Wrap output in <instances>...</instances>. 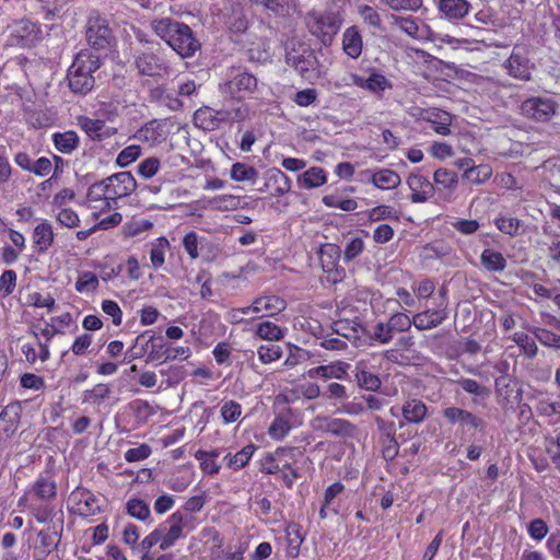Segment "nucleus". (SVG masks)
Instances as JSON below:
<instances>
[{"instance_id": "nucleus-1", "label": "nucleus", "mask_w": 560, "mask_h": 560, "mask_svg": "<svg viewBox=\"0 0 560 560\" xmlns=\"http://www.w3.org/2000/svg\"><path fill=\"white\" fill-rule=\"evenodd\" d=\"M101 67V58L92 50L79 51L68 69L67 79L70 90L75 94H88L95 85L93 73Z\"/></svg>"}, {"instance_id": "nucleus-2", "label": "nucleus", "mask_w": 560, "mask_h": 560, "mask_svg": "<svg viewBox=\"0 0 560 560\" xmlns=\"http://www.w3.org/2000/svg\"><path fill=\"white\" fill-rule=\"evenodd\" d=\"M310 33L324 45H329L342 25V18L334 11H311L305 15Z\"/></svg>"}, {"instance_id": "nucleus-3", "label": "nucleus", "mask_w": 560, "mask_h": 560, "mask_svg": "<svg viewBox=\"0 0 560 560\" xmlns=\"http://www.w3.org/2000/svg\"><path fill=\"white\" fill-rule=\"evenodd\" d=\"M85 39L92 49L105 54L109 52L116 45L109 21L98 13L89 16L85 24Z\"/></svg>"}, {"instance_id": "nucleus-4", "label": "nucleus", "mask_w": 560, "mask_h": 560, "mask_svg": "<svg viewBox=\"0 0 560 560\" xmlns=\"http://www.w3.org/2000/svg\"><path fill=\"white\" fill-rule=\"evenodd\" d=\"M256 88V77L241 68L229 69L226 80L219 85V90L225 98L238 101L253 93Z\"/></svg>"}, {"instance_id": "nucleus-5", "label": "nucleus", "mask_w": 560, "mask_h": 560, "mask_svg": "<svg viewBox=\"0 0 560 560\" xmlns=\"http://www.w3.org/2000/svg\"><path fill=\"white\" fill-rule=\"evenodd\" d=\"M285 62L294 68L302 78L311 80L317 77L318 60L314 50L305 44H292L287 48Z\"/></svg>"}, {"instance_id": "nucleus-6", "label": "nucleus", "mask_w": 560, "mask_h": 560, "mask_svg": "<svg viewBox=\"0 0 560 560\" xmlns=\"http://www.w3.org/2000/svg\"><path fill=\"white\" fill-rule=\"evenodd\" d=\"M557 102L547 96H532L521 104V114L537 122L549 121L557 113Z\"/></svg>"}, {"instance_id": "nucleus-7", "label": "nucleus", "mask_w": 560, "mask_h": 560, "mask_svg": "<svg viewBox=\"0 0 560 560\" xmlns=\"http://www.w3.org/2000/svg\"><path fill=\"white\" fill-rule=\"evenodd\" d=\"M133 65L141 75L163 77L171 71L168 62L161 55L152 51L136 52Z\"/></svg>"}, {"instance_id": "nucleus-8", "label": "nucleus", "mask_w": 560, "mask_h": 560, "mask_svg": "<svg viewBox=\"0 0 560 560\" xmlns=\"http://www.w3.org/2000/svg\"><path fill=\"white\" fill-rule=\"evenodd\" d=\"M503 67L508 74L514 79L528 81L532 78V65L524 46L515 45Z\"/></svg>"}, {"instance_id": "nucleus-9", "label": "nucleus", "mask_w": 560, "mask_h": 560, "mask_svg": "<svg viewBox=\"0 0 560 560\" xmlns=\"http://www.w3.org/2000/svg\"><path fill=\"white\" fill-rule=\"evenodd\" d=\"M340 247L336 244H324L318 250L319 262L324 272L328 273L329 281L337 283L345 277V269L339 267Z\"/></svg>"}, {"instance_id": "nucleus-10", "label": "nucleus", "mask_w": 560, "mask_h": 560, "mask_svg": "<svg viewBox=\"0 0 560 560\" xmlns=\"http://www.w3.org/2000/svg\"><path fill=\"white\" fill-rule=\"evenodd\" d=\"M312 428L315 431L330 433L338 438H352L357 427L346 419L317 416L312 420Z\"/></svg>"}, {"instance_id": "nucleus-11", "label": "nucleus", "mask_w": 560, "mask_h": 560, "mask_svg": "<svg viewBox=\"0 0 560 560\" xmlns=\"http://www.w3.org/2000/svg\"><path fill=\"white\" fill-rule=\"evenodd\" d=\"M185 518L182 512L176 511L170 515L166 521L158 525L162 528V542L160 544L161 550H167L175 545V542L184 537L183 529L185 527Z\"/></svg>"}, {"instance_id": "nucleus-12", "label": "nucleus", "mask_w": 560, "mask_h": 560, "mask_svg": "<svg viewBox=\"0 0 560 560\" xmlns=\"http://www.w3.org/2000/svg\"><path fill=\"white\" fill-rule=\"evenodd\" d=\"M167 45L182 58H190L200 48V44L194 36L191 28L184 23V30L171 35Z\"/></svg>"}, {"instance_id": "nucleus-13", "label": "nucleus", "mask_w": 560, "mask_h": 560, "mask_svg": "<svg viewBox=\"0 0 560 560\" xmlns=\"http://www.w3.org/2000/svg\"><path fill=\"white\" fill-rule=\"evenodd\" d=\"M74 504V512L83 517L93 516L101 512L96 495L90 490L77 487L69 497Z\"/></svg>"}, {"instance_id": "nucleus-14", "label": "nucleus", "mask_w": 560, "mask_h": 560, "mask_svg": "<svg viewBox=\"0 0 560 560\" xmlns=\"http://www.w3.org/2000/svg\"><path fill=\"white\" fill-rule=\"evenodd\" d=\"M350 80L354 86L368 90L378 97H382L386 90H390L393 88L392 82L384 74L374 69L368 78H363L357 73H351Z\"/></svg>"}, {"instance_id": "nucleus-15", "label": "nucleus", "mask_w": 560, "mask_h": 560, "mask_svg": "<svg viewBox=\"0 0 560 560\" xmlns=\"http://www.w3.org/2000/svg\"><path fill=\"white\" fill-rule=\"evenodd\" d=\"M112 200L127 197L137 188V182L130 172H119L107 177Z\"/></svg>"}, {"instance_id": "nucleus-16", "label": "nucleus", "mask_w": 560, "mask_h": 560, "mask_svg": "<svg viewBox=\"0 0 560 560\" xmlns=\"http://www.w3.org/2000/svg\"><path fill=\"white\" fill-rule=\"evenodd\" d=\"M407 185L412 191L410 200L415 203L428 201L435 191L434 185L419 173L410 174L407 178Z\"/></svg>"}, {"instance_id": "nucleus-17", "label": "nucleus", "mask_w": 560, "mask_h": 560, "mask_svg": "<svg viewBox=\"0 0 560 560\" xmlns=\"http://www.w3.org/2000/svg\"><path fill=\"white\" fill-rule=\"evenodd\" d=\"M447 318L446 304H441L438 308H428L417 313L412 317L413 326L419 330H428L440 326Z\"/></svg>"}, {"instance_id": "nucleus-18", "label": "nucleus", "mask_w": 560, "mask_h": 560, "mask_svg": "<svg viewBox=\"0 0 560 560\" xmlns=\"http://www.w3.org/2000/svg\"><path fill=\"white\" fill-rule=\"evenodd\" d=\"M21 407L10 404L0 412V442L9 440L18 430Z\"/></svg>"}, {"instance_id": "nucleus-19", "label": "nucleus", "mask_w": 560, "mask_h": 560, "mask_svg": "<svg viewBox=\"0 0 560 560\" xmlns=\"http://www.w3.org/2000/svg\"><path fill=\"white\" fill-rule=\"evenodd\" d=\"M422 120L429 122L438 135L448 136L451 133L450 126L453 121V115L448 112L430 108L422 114Z\"/></svg>"}, {"instance_id": "nucleus-20", "label": "nucleus", "mask_w": 560, "mask_h": 560, "mask_svg": "<svg viewBox=\"0 0 560 560\" xmlns=\"http://www.w3.org/2000/svg\"><path fill=\"white\" fill-rule=\"evenodd\" d=\"M302 454L295 447H278L273 454L268 453L261 460L260 471L266 475L279 472L280 465L284 457L294 458L295 453Z\"/></svg>"}, {"instance_id": "nucleus-21", "label": "nucleus", "mask_w": 560, "mask_h": 560, "mask_svg": "<svg viewBox=\"0 0 560 560\" xmlns=\"http://www.w3.org/2000/svg\"><path fill=\"white\" fill-rule=\"evenodd\" d=\"M443 415L451 424L458 423L460 427L468 429H478L482 425V420L479 417L458 407H448L444 409Z\"/></svg>"}, {"instance_id": "nucleus-22", "label": "nucleus", "mask_w": 560, "mask_h": 560, "mask_svg": "<svg viewBox=\"0 0 560 560\" xmlns=\"http://www.w3.org/2000/svg\"><path fill=\"white\" fill-rule=\"evenodd\" d=\"M285 307V301L277 295L260 296L254 301V313L260 316H275Z\"/></svg>"}, {"instance_id": "nucleus-23", "label": "nucleus", "mask_w": 560, "mask_h": 560, "mask_svg": "<svg viewBox=\"0 0 560 560\" xmlns=\"http://www.w3.org/2000/svg\"><path fill=\"white\" fill-rule=\"evenodd\" d=\"M354 376L361 388L375 392L381 387L380 377L370 370L368 362L363 360L357 362L354 366Z\"/></svg>"}, {"instance_id": "nucleus-24", "label": "nucleus", "mask_w": 560, "mask_h": 560, "mask_svg": "<svg viewBox=\"0 0 560 560\" xmlns=\"http://www.w3.org/2000/svg\"><path fill=\"white\" fill-rule=\"evenodd\" d=\"M439 11L450 20L465 18L470 9L467 0H434Z\"/></svg>"}, {"instance_id": "nucleus-25", "label": "nucleus", "mask_w": 560, "mask_h": 560, "mask_svg": "<svg viewBox=\"0 0 560 560\" xmlns=\"http://www.w3.org/2000/svg\"><path fill=\"white\" fill-rule=\"evenodd\" d=\"M363 42L358 26L353 25L343 32L342 49L352 59H357L362 54Z\"/></svg>"}, {"instance_id": "nucleus-26", "label": "nucleus", "mask_w": 560, "mask_h": 560, "mask_svg": "<svg viewBox=\"0 0 560 560\" xmlns=\"http://www.w3.org/2000/svg\"><path fill=\"white\" fill-rule=\"evenodd\" d=\"M32 238L37 253H46L52 245L55 238L51 224L48 221H43L37 224L33 231Z\"/></svg>"}, {"instance_id": "nucleus-27", "label": "nucleus", "mask_w": 560, "mask_h": 560, "mask_svg": "<svg viewBox=\"0 0 560 560\" xmlns=\"http://www.w3.org/2000/svg\"><path fill=\"white\" fill-rule=\"evenodd\" d=\"M150 27L158 37L167 44L172 34L184 30V23L171 18H160L152 20Z\"/></svg>"}, {"instance_id": "nucleus-28", "label": "nucleus", "mask_w": 560, "mask_h": 560, "mask_svg": "<svg viewBox=\"0 0 560 560\" xmlns=\"http://www.w3.org/2000/svg\"><path fill=\"white\" fill-rule=\"evenodd\" d=\"M155 340V336L151 330H147L139 335L132 346L127 350L125 360L131 362L136 359L148 355L152 341Z\"/></svg>"}, {"instance_id": "nucleus-29", "label": "nucleus", "mask_w": 560, "mask_h": 560, "mask_svg": "<svg viewBox=\"0 0 560 560\" xmlns=\"http://www.w3.org/2000/svg\"><path fill=\"white\" fill-rule=\"evenodd\" d=\"M39 546L36 547L35 560H44L60 541V534L50 528L42 529L38 533Z\"/></svg>"}, {"instance_id": "nucleus-30", "label": "nucleus", "mask_w": 560, "mask_h": 560, "mask_svg": "<svg viewBox=\"0 0 560 560\" xmlns=\"http://www.w3.org/2000/svg\"><path fill=\"white\" fill-rule=\"evenodd\" d=\"M30 492L38 500L51 501L57 495L56 481L48 476L39 475Z\"/></svg>"}, {"instance_id": "nucleus-31", "label": "nucleus", "mask_w": 560, "mask_h": 560, "mask_svg": "<svg viewBox=\"0 0 560 560\" xmlns=\"http://www.w3.org/2000/svg\"><path fill=\"white\" fill-rule=\"evenodd\" d=\"M331 330L346 341H355L360 337L362 327L357 319L342 318L332 323Z\"/></svg>"}, {"instance_id": "nucleus-32", "label": "nucleus", "mask_w": 560, "mask_h": 560, "mask_svg": "<svg viewBox=\"0 0 560 560\" xmlns=\"http://www.w3.org/2000/svg\"><path fill=\"white\" fill-rule=\"evenodd\" d=\"M265 176L266 187L272 186L275 196L280 197L290 191L291 179L281 170L272 167L266 172Z\"/></svg>"}, {"instance_id": "nucleus-33", "label": "nucleus", "mask_w": 560, "mask_h": 560, "mask_svg": "<svg viewBox=\"0 0 560 560\" xmlns=\"http://www.w3.org/2000/svg\"><path fill=\"white\" fill-rule=\"evenodd\" d=\"M205 201L208 208L217 211H233L243 208V198L230 194L214 196Z\"/></svg>"}, {"instance_id": "nucleus-34", "label": "nucleus", "mask_w": 560, "mask_h": 560, "mask_svg": "<svg viewBox=\"0 0 560 560\" xmlns=\"http://www.w3.org/2000/svg\"><path fill=\"white\" fill-rule=\"evenodd\" d=\"M55 148L62 154H71L80 144V138L73 130L65 132H55L52 135Z\"/></svg>"}, {"instance_id": "nucleus-35", "label": "nucleus", "mask_w": 560, "mask_h": 560, "mask_svg": "<svg viewBox=\"0 0 560 560\" xmlns=\"http://www.w3.org/2000/svg\"><path fill=\"white\" fill-rule=\"evenodd\" d=\"M257 446L253 443L245 445L241 451L236 454L232 455L228 453L224 456V460L226 462V466L232 470H240L244 468L250 458L253 457Z\"/></svg>"}, {"instance_id": "nucleus-36", "label": "nucleus", "mask_w": 560, "mask_h": 560, "mask_svg": "<svg viewBox=\"0 0 560 560\" xmlns=\"http://www.w3.org/2000/svg\"><path fill=\"white\" fill-rule=\"evenodd\" d=\"M481 266L490 272H501L506 268V259L497 250L486 248L480 255Z\"/></svg>"}, {"instance_id": "nucleus-37", "label": "nucleus", "mask_w": 560, "mask_h": 560, "mask_svg": "<svg viewBox=\"0 0 560 560\" xmlns=\"http://www.w3.org/2000/svg\"><path fill=\"white\" fill-rule=\"evenodd\" d=\"M401 411L408 423H420L427 416V406L421 400L411 399L404 405Z\"/></svg>"}, {"instance_id": "nucleus-38", "label": "nucleus", "mask_w": 560, "mask_h": 560, "mask_svg": "<svg viewBox=\"0 0 560 560\" xmlns=\"http://www.w3.org/2000/svg\"><path fill=\"white\" fill-rule=\"evenodd\" d=\"M400 182V176L388 168H382L372 175V183L380 189H394Z\"/></svg>"}, {"instance_id": "nucleus-39", "label": "nucleus", "mask_w": 560, "mask_h": 560, "mask_svg": "<svg viewBox=\"0 0 560 560\" xmlns=\"http://www.w3.org/2000/svg\"><path fill=\"white\" fill-rule=\"evenodd\" d=\"M215 109L203 106L197 109L194 114V122L195 125L207 131H212L218 129V120H215Z\"/></svg>"}, {"instance_id": "nucleus-40", "label": "nucleus", "mask_w": 560, "mask_h": 560, "mask_svg": "<svg viewBox=\"0 0 560 560\" xmlns=\"http://www.w3.org/2000/svg\"><path fill=\"white\" fill-rule=\"evenodd\" d=\"M230 176L235 182L255 183L258 178V171L252 165L236 162L231 166Z\"/></svg>"}, {"instance_id": "nucleus-41", "label": "nucleus", "mask_w": 560, "mask_h": 560, "mask_svg": "<svg viewBox=\"0 0 560 560\" xmlns=\"http://www.w3.org/2000/svg\"><path fill=\"white\" fill-rule=\"evenodd\" d=\"M170 247V242L166 237H158L151 244L150 260L154 269H159L164 265L165 253Z\"/></svg>"}, {"instance_id": "nucleus-42", "label": "nucleus", "mask_w": 560, "mask_h": 560, "mask_svg": "<svg viewBox=\"0 0 560 560\" xmlns=\"http://www.w3.org/2000/svg\"><path fill=\"white\" fill-rule=\"evenodd\" d=\"M434 184L439 188L447 189L448 191H454L458 184L457 174L447 168H438L433 174Z\"/></svg>"}, {"instance_id": "nucleus-43", "label": "nucleus", "mask_w": 560, "mask_h": 560, "mask_svg": "<svg viewBox=\"0 0 560 560\" xmlns=\"http://www.w3.org/2000/svg\"><path fill=\"white\" fill-rule=\"evenodd\" d=\"M219 456L218 451L206 452L198 450L195 453L196 459L200 463V469L208 475H217L220 471V465L215 463V458Z\"/></svg>"}, {"instance_id": "nucleus-44", "label": "nucleus", "mask_w": 560, "mask_h": 560, "mask_svg": "<svg viewBox=\"0 0 560 560\" xmlns=\"http://www.w3.org/2000/svg\"><path fill=\"white\" fill-rule=\"evenodd\" d=\"M287 553L290 557H298L300 553V547L304 540V537L301 534L300 526L298 524H290L288 525L287 529Z\"/></svg>"}, {"instance_id": "nucleus-45", "label": "nucleus", "mask_w": 560, "mask_h": 560, "mask_svg": "<svg viewBox=\"0 0 560 560\" xmlns=\"http://www.w3.org/2000/svg\"><path fill=\"white\" fill-rule=\"evenodd\" d=\"M110 393L112 389L107 384H96L92 389H86L83 392L82 402L100 405L109 397Z\"/></svg>"}, {"instance_id": "nucleus-46", "label": "nucleus", "mask_w": 560, "mask_h": 560, "mask_svg": "<svg viewBox=\"0 0 560 560\" xmlns=\"http://www.w3.org/2000/svg\"><path fill=\"white\" fill-rule=\"evenodd\" d=\"M326 173L322 167H311L300 178V183L304 188L312 189L319 187L326 183Z\"/></svg>"}, {"instance_id": "nucleus-47", "label": "nucleus", "mask_w": 560, "mask_h": 560, "mask_svg": "<svg viewBox=\"0 0 560 560\" xmlns=\"http://www.w3.org/2000/svg\"><path fill=\"white\" fill-rule=\"evenodd\" d=\"M127 513L139 521L145 522L151 518L149 505L141 499L132 498L126 503Z\"/></svg>"}, {"instance_id": "nucleus-48", "label": "nucleus", "mask_w": 560, "mask_h": 560, "mask_svg": "<svg viewBox=\"0 0 560 560\" xmlns=\"http://www.w3.org/2000/svg\"><path fill=\"white\" fill-rule=\"evenodd\" d=\"M256 335L264 340L278 341L284 337V331L275 323L266 320L257 325Z\"/></svg>"}, {"instance_id": "nucleus-49", "label": "nucleus", "mask_w": 560, "mask_h": 560, "mask_svg": "<svg viewBox=\"0 0 560 560\" xmlns=\"http://www.w3.org/2000/svg\"><path fill=\"white\" fill-rule=\"evenodd\" d=\"M78 125L92 140H101V131L105 127L104 120L81 116L78 118Z\"/></svg>"}, {"instance_id": "nucleus-50", "label": "nucleus", "mask_w": 560, "mask_h": 560, "mask_svg": "<svg viewBox=\"0 0 560 560\" xmlns=\"http://www.w3.org/2000/svg\"><path fill=\"white\" fill-rule=\"evenodd\" d=\"M276 15H288L293 8L292 0H250Z\"/></svg>"}, {"instance_id": "nucleus-51", "label": "nucleus", "mask_w": 560, "mask_h": 560, "mask_svg": "<svg viewBox=\"0 0 560 560\" xmlns=\"http://www.w3.org/2000/svg\"><path fill=\"white\" fill-rule=\"evenodd\" d=\"M492 175V168L489 165H475L471 168L465 170L463 178L471 184L480 185L487 182Z\"/></svg>"}, {"instance_id": "nucleus-52", "label": "nucleus", "mask_w": 560, "mask_h": 560, "mask_svg": "<svg viewBox=\"0 0 560 560\" xmlns=\"http://www.w3.org/2000/svg\"><path fill=\"white\" fill-rule=\"evenodd\" d=\"M171 361L170 347L164 342L152 341L150 351L145 358L147 363L161 364Z\"/></svg>"}, {"instance_id": "nucleus-53", "label": "nucleus", "mask_w": 560, "mask_h": 560, "mask_svg": "<svg viewBox=\"0 0 560 560\" xmlns=\"http://www.w3.org/2000/svg\"><path fill=\"white\" fill-rule=\"evenodd\" d=\"M512 340L520 347L526 358L534 359L537 355L538 347L528 335L515 332Z\"/></svg>"}, {"instance_id": "nucleus-54", "label": "nucleus", "mask_w": 560, "mask_h": 560, "mask_svg": "<svg viewBox=\"0 0 560 560\" xmlns=\"http://www.w3.org/2000/svg\"><path fill=\"white\" fill-rule=\"evenodd\" d=\"M350 369V364L342 361H337L335 363H330L327 365H322L323 378H337L345 380L348 375V370Z\"/></svg>"}, {"instance_id": "nucleus-55", "label": "nucleus", "mask_w": 560, "mask_h": 560, "mask_svg": "<svg viewBox=\"0 0 560 560\" xmlns=\"http://www.w3.org/2000/svg\"><path fill=\"white\" fill-rule=\"evenodd\" d=\"M224 423H233L242 415V406L235 400H223L220 409Z\"/></svg>"}, {"instance_id": "nucleus-56", "label": "nucleus", "mask_w": 560, "mask_h": 560, "mask_svg": "<svg viewBox=\"0 0 560 560\" xmlns=\"http://www.w3.org/2000/svg\"><path fill=\"white\" fill-rule=\"evenodd\" d=\"M257 354L261 363L269 364L282 357V349L278 345L266 343L257 349Z\"/></svg>"}, {"instance_id": "nucleus-57", "label": "nucleus", "mask_w": 560, "mask_h": 560, "mask_svg": "<svg viewBox=\"0 0 560 560\" xmlns=\"http://www.w3.org/2000/svg\"><path fill=\"white\" fill-rule=\"evenodd\" d=\"M109 189L107 178L95 182L89 187L86 198L90 201L109 200L112 199L109 196Z\"/></svg>"}, {"instance_id": "nucleus-58", "label": "nucleus", "mask_w": 560, "mask_h": 560, "mask_svg": "<svg viewBox=\"0 0 560 560\" xmlns=\"http://www.w3.org/2000/svg\"><path fill=\"white\" fill-rule=\"evenodd\" d=\"M386 323L394 335L396 332L407 331L413 325L412 318H409V316L404 313L393 314Z\"/></svg>"}, {"instance_id": "nucleus-59", "label": "nucleus", "mask_w": 560, "mask_h": 560, "mask_svg": "<svg viewBox=\"0 0 560 560\" xmlns=\"http://www.w3.org/2000/svg\"><path fill=\"white\" fill-rule=\"evenodd\" d=\"M533 335L542 346L560 349V335L541 327H535Z\"/></svg>"}, {"instance_id": "nucleus-60", "label": "nucleus", "mask_w": 560, "mask_h": 560, "mask_svg": "<svg viewBox=\"0 0 560 560\" xmlns=\"http://www.w3.org/2000/svg\"><path fill=\"white\" fill-rule=\"evenodd\" d=\"M291 429H292V425L289 422V420H287L283 417H277L271 422V424H270V427L268 429V434L273 440H282V439H284L289 434Z\"/></svg>"}, {"instance_id": "nucleus-61", "label": "nucleus", "mask_w": 560, "mask_h": 560, "mask_svg": "<svg viewBox=\"0 0 560 560\" xmlns=\"http://www.w3.org/2000/svg\"><path fill=\"white\" fill-rule=\"evenodd\" d=\"M161 167V162L158 158L151 156L142 160L138 166V174L144 179H150L155 176Z\"/></svg>"}, {"instance_id": "nucleus-62", "label": "nucleus", "mask_w": 560, "mask_h": 560, "mask_svg": "<svg viewBox=\"0 0 560 560\" xmlns=\"http://www.w3.org/2000/svg\"><path fill=\"white\" fill-rule=\"evenodd\" d=\"M141 154V147L131 144L122 149L117 155L116 163L120 167H126L135 162Z\"/></svg>"}, {"instance_id": "nucleus-63", "label": "nucleus", "mask_w": 560, "mask_h": 560, "mask_svg": "<svg viewBox=\"0 0 560 560\" xmlns=\"http://www.w3.org/2000/svg\"><path fill=\"white\" fill-rule=\"evenodd\" d=\"M98 285V279L95 273L84 271L80 275L75 282V290L80 293L94 291Z\"/></svg>"}, {"instance_id": "nucleus-64", "label": "nucleus", "mask_w": 560, "mask_h": 560, "mask_svg": "<svg viewBox=\"0 0 560 560\" xmlns=\"http://www.w3.org/2000/svg\"><path fill=\"white\" fill-rule=\"evenodd\" d=\"M495 225L502 233L514 236L520 233L521 220L501 217L495 219Z\"/></svg>"}]
</instances>
